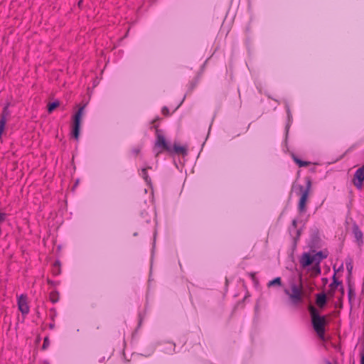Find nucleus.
I'll return each mask as SVG.
<instances>
[{
  "label": "nucleus",
  "mask_w": 364,
  "mask_h": 364,
  "mask_svg": "<svg viewBox=\"0 0 364 364\" xmlns=\"http://www.w3.org/2000/svg\"><path fill=\"white\" fill-rule=\"evenodd\" d=\"M312 326L317 333L318 336L321 339L324 338L325 334V324L326 323V317L321 316L318 310L313 306H310L309 308Z\"/></svg>",
  "instance_id": "nucleus-1"
},
{
  "label": "nucleus",
  "mask_w": 364,
  "mask_h": 364,
  "mask_svg": "<svg viewBox=\"0 0 364 364\" xmlns=\"http://www.w3.org/2000/svg\"><path fill=\"white\" fill-rule=\"evenodd\" d=\"M284 292L288 295L291 302L295 305L303 301V287L301 284L291 283L290 290L285 289Z\"/></svg>",
  "instance_id": "nucleus-2"
},
{
  "label": "nucleus",
  "mask_w": 364,
  "mask_h": 364,
  "mask_svg": "<svg viewBox=\"0 0 364 364\" xmlns=\"http://www.w3.org/2000/svg\"><path fill=\"white\" fill-rule=\"evenodd\" d=\"M163 150H166L168 152L172 151L171 146H170L165 136L161 134L159 130L156 131V139L154 143V152L158 155L162 152Z\"/></svg>",
  "instance_id": "nucleus-3"
},
{
  "label": "nucleus",
  "mask_w": 364,
  "mask_h": 364,
  "mask_svg": "<svg viewBox=\"0 0 364 364\" xmlns=\"http://www.w3.org/2000/svg\"><path fill=\"white\" fill-rule=\"evenodd\" d=\"M311 187V183L309 179L306 181V187L303 186H299L301 197L299 202V210L300 212H304L306 210V205L310 193Z\"/></svg>",
  "instance_id": "nucleus-4"
},
{
  "label": "nucleus",
  "mask_w": 364,
  "mask_h": 364,
  "mask_svg": "<svg viewBox=\"0 0 364 364\" xmlns=\"http://www.w3.org/2000/svg\"><path fill=\"white\" fill-rule=\"evenodd\" d=\"M84 109H85V106L80 107L79 109L77 110V112L75 114V115L73 117L74 125H73L72 134L76 141L79 140L80 123H81L82 117L83 115Z\"/></svg>",
  "instance_id": "nucleus-5"
},
{
  "label": "nucleus",
  "mask_w": 364,
  "mask_h": 364,
  "mask_svg": "<svg viewBox=\"0 0 364 364\" xmlns=\"http://www.w3.org/2000/svg\"><path fill=\"white\" fill-rule=\"evenodd\" d=\"M364 181V166L359 168L356 170L355 175H354V179H353V183L355 186L360 190L363 187V183Z\"/></svg>",
  "instance_id": "nucleus-6"
},
{
  "label": "nucleus",
  "mask_w": 364,
  "mask_h": 364,
  "mask_svg": "<svg viewBox=\"0 0 364 364\" xmlns=\"http://www.w3.org/2000/svg\"><path fill=\"white\" fill-rule=\"evenodd\" d=\"M18 307L22 314L26 315L29 312V306L27 301V296L25 294H21L18 297Z\"/></svg>",
  "instance_id": "nucleus-7"
},
{
  "label": "nucleus",
  "mask_w": 364,
  "mask_h": 364,
  "mask_svg": "<svg viewBox=\"0 0 364 364\" xmlns=\"http://www.w3.org/2000/svg\"><path fill=\"white\" fill-rule=\"evenodd\" d=\"M299 262L303 267H306L313 263L316 264V259L314 255H311L309 252H304L301 255Z\"/></svg>",
  "instance_id": "nucleus-8"
},
{
  "label": "nucleus",
  "mask_w": 364,
  "mask_h": 364,
  "mask_svg": "<svg viewBox=\"0 0 364 364\" xmlns=\"http://www.w3.org/2000/svg\"><path fill=\"white\" fill-rule=\"evenodd\" d=\"M171 149H172V151L171 153L182 154L183 156H186L188 154L186 146H181L178 144H174L173 146L171 147Z\"/></svg>",
  "instance_id": "nucleus-9"
},
{
  "label": "nucleus",
  "mask_w": 364,
  "mask_h": 364,
  "mask_svg": "<svg viewBox=\"0 0 364 364\" xmlns=\"http://www.w3.org/2000/svg\"><path fill=\"white\" fill-rule=\"evenodd\" d=\"M353 233L358 242H363V232L357 224H353L352 228Z\"/></svg>",
  "instance_id": "nucleus-10"
},
{
  "label": "nucleus",
  "mask_w": 364,
  "mask_h": 364,
  "mask_svg": "<svg viewBox=\"0 0 364 364\" xmlns=\"http://www.w3.org/2000/svg\"><path fill=\"white\" fill-rule=\"evenodd\" d=\"M314 256L316 259V264L319 265L321 262L326 259L328 257V254L323 251L317 252L316 253L314 254Z\"/></svg>",
  "instance_id": "nucleus-11"
},
{
  "label": "nucleus",
  "mask_w": 364,
  "mask_h": 364,
  "mask_svg": "<svg viewBox=\"0 0 364 364\" xmlns=\"http://www.w3.org/2000/svg\"><path fill=\"white\" fill-rule=\"evenodd\" d=\"M316 304L319 307H323L326 303V296L325 294H318L316 295Z\"/></svg>",
  "instance_id": "nucleus-12"
},
{
  "label": "nucleus",
  "mask_w": 364,
  "mask_h": 364,
  "mask_svg": "<svg viewBox=\"0 0 364 364\" xmlns=\"http://www.w3.org/2000/svg\"><path fill=\"white\" fill-rule=\"evenodd\" d=\"M274 285L281 286L282 285V281L280 277H276L274 279L269 282L267 286L269 287H272Z\"/></svg>",
  "instance_id": "nucleus-13"
},
{
  "label": "nucleus",
  "mask_w": 364,
  "mask_h": 364,
  "mask_svg": "<svg viewBox=\"0 0 364 364\" xmlns=\"http://www.w3.org/2000/svg\"><path fill=\"white\" fill-rule=\"evenodd\" d=\"M339 285H341V282L338 281V279L336 277V274H335L333 277V282L330 284V287L331 289H335Z\"/></svg>",
  "instance_id": "nucleus-14"
},
{
  "label": "nucleus",
  "mask_w": 364,
  "mask_h": 364,
  "mask_svg": "<svg viewBox=\"0 0 364 364\" xmlns=\"http://www.w3.org/2000/svg\"><path fill=\"white\" fill-rule=\"evenodd\" d=\"M59 106V102L58 101L53 102L50 103L48 107V112H52L54 109Z\"/></svg>",
  "instance_id": "nucleus-15"
},
{
  "label": "nucleus",
  "mask_w": 364,
  "mask_h": 364,
  "mask_svg": "<svg viewBox=\"0 0 364 364\" xmlns=\"http://www.w3.org/2000/svg\"><path fill=\"white\" fill-rule=\"evenodd\" d=\"M294 161L299 165V167H304L309 165V162L301 161L296 158H294Z\"/></svg>",
  "instance_id": "nucleus-16"
},
{
  "label": "nucleus",
  "mask_w": 364,
  "mask_h": 364,
  "mask_svg": "<svg viewBox=\"0 0 364 364\" xmlns=\"http://www.w3.org/2000/svg\"><path fill=\"white\" fill-rule=\"evenodd\" d=\"M49 345V340H48V338H44V341H43V349H46Z\"/></svg>",
  "instance_id": "nucleus-17"
},
{
  "label": "nucleus",
  "mask_w": 364,
  "mask_h": 364,
  "mask_svg": "<svg viewBox=\"0 0 364 364\" xmlns=\"http://www.w3.org/2000/svg\"><path fill=\"white\" fill-rule=\"evenodd\" d=\"M142 173H143L144 178L147 181H148V175H147L146 168L142 169Z\"/></svg>",
  "instance_id": "nucleus-18"
},
{
  "label": "nucleus",
  "mask_w": 364,
  "mask_h": 364,
  "mask_svg": "<svg viewBox=\"0 0 364 364\" xmlns=\"http://www.w3.org/2000/svg\"><path fill=\"white\" fill-rule=\"evenodd\" d=\"M360 364H364V354L361 356Z\"/></svg>",
  "instance_id": "nucleus-19"
},
{
  "label": "nucleus",
  "mask_w": 364,
  "mask_h": 364,
  "mask_svg": "<svg viewBox=\"0 0 364 364\" xmlns=\"http://www.w3.org/2000/svg\"><path fill=\"white\" fill-rule=\"evenodd\" d=\"M139 150H134V152H135L136 154H138V153H139Z\"/></svg>",
  "instance_id": "nucleus-20"
},
{
  "label": "nucleus",
  "mask_w": 364,
  "mask_h": 364,
  "mask_svg": "<svg viewBox=\"0 0 364 364\" xmlns=\"http://www.w3.org/2000/svg\"><path fill=\"white\" fill-rule=\"evenodd\" d=\"M342 293H343V287L341 286Z\"/></svg>",
  "instance_id": "nucleus-21"
},
{
  "label": "nucleus",
  "mask_w": 364,
  "mask_h": 364,
  "mask_svg": "<svg viewBox=\"0 0 364 364\" xmlns=\"http://www.w3.org/2000/svg\"><path fill=\"white\" fill-rule=\"evenodd\" d=\"M328 364H331L330 362H328Z\"/></svg>",
  "instance_id": "nucleus-22"
}]
</instances>
